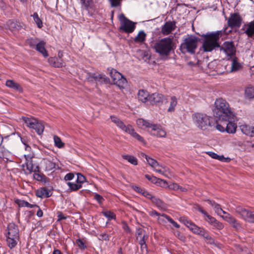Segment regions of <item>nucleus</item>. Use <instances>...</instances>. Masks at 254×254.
<instances>
[{
	"instance_id": "nucleus-1",
	"label": "nucleus",
	"mask_w": 254,
	"mask_h": 254,
	"mask_svg": "<svg viewBox=\"0 0 254 254\" xmlns=\"http://www.w3.org/2000/svg\"><path fill=\"white\" fill-rule=\"evenodd\" d=\"M227 28L225 27L221 30L208 32L205 34L197 33L200 37L203 38L202 45L199 49V52L202 51L203 52H211L216 48H219V50L223 51L227 57H229V58L231 59L235 56L236 48L233 41H225L222 45H220L219 42L220 37L231 32V30L227 32Z\"/></svg>"
},
{
	"instance_id": "nucleus-2",
	"label": "nucleus",
	"mask_w": 254,
	"mask_h": 254,
	"mask_svg": "<svg viewBox=\"0 0 254 254\" xmlns=\"http://www.w3.org/2000/svg\"><path fill=\"white\" fill-rule=\"evenodd\" d=\"M213 110L214 116L220 121L233 119L235 114L232 111L229 103L222 98L216 100Z\"/></svg>"
},
{
	"instance_id": "nucleus-3",
	"label": "nucleus",
	"mask_w": 254,
	"mask_h": 254,
	"mask_svg": "<svg viewBox=\"0 0 254 254\" xmlns=\"http://www.w3.org/2000/svg\"><path fill=\"white\" fill-rule=\"evenodd\" d=\"M176 47L173 38L170 37L161 39L155 43L153 46L155 52L161 57H168L172 52L174 51Z\"/></svg>"
},
{
	"instance_id": "nucleus-4",
	"label": "nucleus",
	"mask_w": 254,
	"mask_h": 254,
	"mask_svg": "<svg viewBox=\"0 0 254 254\" xmlns=\"http://www.w3.org/2000/svg\"><path fill=\"white\" fill-rule=\"evenodd\" d=\"M200 38L193 35H188L183 42L181 44L179 50L183 54L187 53L191 55H194L195 51L198 47V43H202L203 38Z\"/></svg>"
},
{
	"instance_id": "nucleus-5",
	"label": "nucleus",
	"mask_w": 254,
	"mask_h": 254,
	"mask_svg": "<svg viewBox=\"0 0 254 254\" xmlns=\"http://www.w3.org/2000/svg\"><path fill=\"white\" fill-rule=\"evenodd\" d=\"M192 118L196 126L203 130L212 129L217 123L214 118L205 114L196 113L192 115Z\"/></svg>"
},
{
	"instance_id": "nucleus-6",
	"label": "nucleus",
	"mask_w": 254,
	"mask_h": 254,
	"mask_svg": "<svg viewBox=\"0 0 254 254\" xmlns=\"http://www.w3.org/2000/svg\"><path fill=\"white\" fill-rule=\"evenodd\" d=\"M5 233L7 246L10 249L14 248L17 244L19 239V229L18 226L14 223H10L8 224Z\"/></svg>"
},
{
	"instance_id": "nucleus-7",
	"label": "nucleus",
	"mask_w": 254,
	"mask_h": 254,
	"mask_svg": "<svg viewBox=\"0 0 254 254\" xmlns=\"http://www.w3.org/2000/svg\"><path fill=\"white\" fill-rule=\"evenodd\" d=\"M136 123L138 126L140 128L151 129L150 131L152 135L156 136L157 137H164L166 133L161 128V126L157 124H151L147 121L142 119H139L136 121Z\"/></svg>"
},
{
	"instance_id": "nucleus-8",
	"label": "nucleus",
	"mask_w": 254,
	"mask_h": 254,
	"mask_svg": "<svg viewBox=\"0 0 254 254\" xmlns=\"http://www.w3.org/2000/svg\"><path fill=\"white\" fill-rule=\"evenodd\" d=\"M22 119L27 125V127L35 129L39 135H41L43 133L44 126L42 123L39 122L38 120L34 118H29L27 117H22Z\"/></svg>"
},
{
	"instance_id": "nucleus-9",
	"label": "nucleus",
	"mask_w": 254,
	"mask_h": 254,
	"mask_svg": "<svg viewBox=\"0 0 254 254\" xmlns=\"http://www.w3.org/2000/svg\"><path fill=\"white\" fill-rule=\"evenodd\" d=\"M119 20L121 23L120 30L126 33H130L133 32L136 23L133 22L127 18L123 13L119 15Z\"/></svg>"
},
{
	"instance_id": "nucleus-10",
	"label": "nucleus",
	"mask_w": 254,
	"mask_h": 254,
	"mask_svg": "<svg viewBox=\"0 0 254 254\" xmlns=\"http://www.w3.org/2000/svg\"><path fill=\"white\" fill-rule=\"evenodd\" d=\"M108 70L110 71V75L112 78L114 83L120 88H124L127 85L126 78L116 69L112 68Z\"/></svg>"
},
{
	"instance_id": "nucleus-11",
	"label": "nucleus",
	"mask_w": 254,
	"mask_h": 254,
	"mask_svg": "<svg viewBox=\"0 0 254 254\" xmlns=\"http://www.w3.org/2000/svg\"><path fill=\"white\" fill-rule=\"evenodd\" d=\"M236 212L240 215L245 221L254 223V214L249 209L238 206L236 208Z\"/></svg>"
},
{
	"instance_id": "nucleus-12",
	"label": "nucleus",
	"mask_w": 254,
	"mask_h": 254,
	"mask_svg": "<svg viewBox=\"0 0 254 254\" xmlns=\"http://www.w3.org/2000/svg\"><path fill=\"white\" fill-rule=\"evenodd\" d=\"M242 20L239 13H231L228 20V25L231 28H239L241 25Z\"/></svg>"
},
{
	"instance_id": "nucleus-13",
	"label": "nucleus",
	"mask_w": 254,
	"mask_h": 254,
	"mask_svg": "<svg viewBox=\"0 0 254 254\" xmlns=\"http://www.w3.org/2000/svg\"><path fill=\"white\" fill-rule=\"evenodd\" d=\"M165 100V98L164 95L158 93H154L150 95L148 98V101L152 105L156 106H161Z\"/></svg>"
},
{
	"instance_id": "nucleus-14",
	"label": "nucleus",
	"mask_w": 254,
	"mask_h": 254,
	"mask_svg": "<svg viewBox=\"0 0 254 254\" xmlns=\"http://www.w3.org/2000/svg\"><path fill=\"white\" fill-rule=\"evenodd\" d=\"M89 81H92L93 80L101 84H108L110 83V79L105 75L103 74H97L96 73H89L88 78Z\"/></svg>"
},
{
	"instance_id": "nucleus-15",
	"label": "nucleus",
	"mask_w": 254,
	"mask_h": 254,
	"mask_svg": "<svg viewBox=\"0 0 254 254\" xmlns=\"http://www.w3.org/2000/svg\"><path fill=\"white\" fill-rule=\"evenodd\" d=\"M237 121L236 115H234L233 119L223 120L222 121L225 122V131L228 133H234L236 132L237 125L234 122Z\"/></svg>"
},
{
	"instance_id": "nucleus-16",
	"label": "nucleus",
	"mask_w": 254,
	"mask_h": 254,
	"mask_svg": "<svg viewBox=\"0 0 254 254\" xmlns=\"http://www.w3.org/2000/svg\"><path fill=\"white\" fill-rule=\"evenodd\" d=\"M90 16H93L96 11V6L93 0H84L81 3Z\"/></svg>"
},
{
	"instance_id": "nucleus-17",
	"label": "nucleus",
	"mask_w": 254,
	"mask_h": 254,
	"mask_svg": "<svg viewBox=\"0 0 254 254\" xmlns=\"http://www.w3.org/2000/svg\"><path fill=\"white\" fill-rule=\"evenodd\" d=\"M204 219L206 221L209 223L214 228L221 230L223 228L224 226L221 222L217 221L214 217L209 215L206 213V215H204Z\"/></svg>"
},
{
	"instance_id": "nucleus-18",
	"label": "nucleus",
	"mask_w": 254,
	"mask_h": 254,
	"mask_svg": "<svg viewBox=\"0 0 254 254\" xmlns=\"http://www.w3.org/2000/svg\"><path fill=\"white\" fill-rule=\"evenodd\" d=\"M248 37L254 39V20L245 24L242 29Z\"/></svg>"
},
{
	"instance_id": "nucleus-19",
	"label": "nucleus",
	"mask_w": 254,
	"mask_h": 254,
	"mask_svg": "<svg viewBox=\"0 0 254 254\" xmlns=\"http://www.w3.org/2000/svg\"><path fill=\"white\" fill-rule=\"evenodd\" d=\"M224 218L236 230L239 231L242 229V225L238 222V221L235 218L231 215L230 214H227V215H225L224 217Z\"/></svg>"
},
{
	"instance_id": "nucleus-20",
	"label": "nucleus",
	"mask_w": 254,
	"mask_h": 254,
	"mask_svg": "<svg viewBox=\"0 0 254 254\" xmlns=\"http://www.w3.org/2000/svg\"><path fill=\"white\" fill-rule=\"evenodd\" d=\"M176 28V22L173 21H167L165 22L164 25L162 27L161 32L164 35H168L174 30Z\"/></svg>"
},
{
	"instance_id": "nucleus-21",
	"label": "nucleus",
	"mask_w": 254,
	"mask_h": 254,
	"mask_svg": "<svg viewBox=\"0 0 254 254\" xmlns=\"http://www.w3.org/2000/svg\"><path fill=\"white\" fill-rule=\"evenodd\" d=\"M6 26L10 31H12L16 30L18 31L22 28V26L19 22L14 21L13 19L9 20L6 22Z\"/></svg>"
},
{
	"instance_id": "nucleus-22",
	"label": "nucleus",
	"mask_w": 254,
	"mask_h": 254,
	"mask_svg": "<svg viewBox=\"0 0 254 254\" xmlns=\"http://www.w3.org/2000/svg\"><path fill=\"white\" fill-rule=\"evenodd\" d=\"M36 195L40 198H48L52 195V193H50V191L47 188L43 187L36 190Z\"/></svg>"
},
{
	"instance_id": "nucleus-23",
	"label": "nucleus",
	"mask_w": 254,
	"mask_h": 254,
	"mask_svg": "<svg viewBox=\"0 0 254 254\" xmlns=\"http://www.w3.org/2000/svg\"><path fill=\"white\" fill-rule=\"evenodd\" d=\"M50 64L55 67H62L64 65L62 59H58L57 57H50L48 59Z\"/></svg>"
},
{
	"instance_id": "nucleus-24",
	"label": "nucleus",
	"mask_w": 254,
	"mask_h": 254,
	"mask_svg": "<svg viewBox=\"0 0 254 254\" xmlns=\"http://www.w3.org/2000/svg\"><path fill=\"white\" fill-rule=\"evenodd\" d=\"M228 60H231V72L237 71L242 68V65L241 63L238 62V58L235 56L231 58V59L228 58Z\"/></svg>"
},
{
	"instance_id": "nucleus-25",
	"label": "nucleus",
	"mask_w": 254,
	"mask_h": 254,
	"mask_svg": "<svg viewBox=\"0 0 254 254\" xmlns=\"http://www.w3.org/2000/svg\"><path fill=\"white\" fill-rule=\"evenodd\" d=\"M112 122L115 123L119 127L125 132L128 128V125L126 126L125 124L118 117L112 115L110 116Z\"/></svg>"
},
{
	"instance_id": "nucleus-26",
	"label": "nucleus",
	"mask_w": 254,
	"mask_h": 254,
	"mask_svg": "<svg viewBox=\"0 0 254 254\" xmlns=\"http://www.w3.org/2000/svg\"><path fill=\"white\" fill-rule=\"evenodd\" d=\"M126 132L130 134L133 137L136 139L139 142L144 144L145 143L143 138L135 132L134 129L131 125H128V128Z\"/></svg>"
},
{
	"instance_id": "nucleus-27",
	"label": "nucleus",
	"mask_w": 254,
	"mask_h": 254,
	"mask_svg": "<svg viewBox=\"0 0 254 254\" xmlns=\"http://www.w3.org/2000/svg\"><path fill=\"white\" fill-rule=\"evenodd\" d=\"M5 85L6 86L14 89L20 93L23 92L22 87L18 83L15 82L13 80H7L6 81Z\"/></svg>"
},
{
	"instance_id": "nucleus-28",
	"label": "nucleus",
	"mask_w": 254,
	"mask_h": 254,
	"mask_svg": "<svg viewBox=\"0 0 254 254\" xmlns=\"http://www.w3.org/2000/svg\"><path fill=\"white\" fill-rule=\"evenodd\" d=\"M45 43L43 41H41L38 43L35 49L40 53L44 57L48 56V52L45 48Z\"/></svg>"
},
{
	"instance_id": "nucleus-29",
	"label": "nucleus",
	"mask_w": 254,
	"mask_h": 254,
	"mask_svg": "<svg viewBox=\"0 0 254 254\" xmlns=\"http://www.w3.org/2000/svg\"><path fill=\"white\" fill-rule=\"evenodd\" d=\"M137 95L138 100L143 103H145L148 101V98L150 96L148 92L144 90H139Z\"/></svg>"
},
{
	"instance_id": "nucleus-30",
	"label": "nucleus",
	"mask_w": 254,
	"mask_h": 254,
	"mask_svg": "<svg viewBox=\"0 0 254 254\" xmlns=\"http://www.w3.org/2000/svg\"><path fill=\"white\" fill-rule=\"evenodd\" d=\"M151 201L159 208L164 209L166 207V204L165 203H164L160 198L156 197L154 196L152 198Z\"/></svg>"
},
{
	"instance_id": "nucleus-31",
	"label": "nucleus",
	"mask_w": 254,
	"mask_h": 254,
	"mask_svg": "<svg viewBox=\"0 0 254 254\" xmlns=\"http://www.w3.org/2000/svg\"><path fill=\"white\" fill-rule=\"evenodd\" d=\"M16 203L19 207H27L29 208L39 207V206L37 204H31L24 200H17Z\"/></svg>"
},
{
	"instance_id": "nucleus-32",
	"label": "nucleus",
	"mask_w": 254,
	"mask_h": 254,
	"mask_svg": "<svg viewBox=\"0 0 254 254\" xmlns=\"http://www.w3.org/2000/svg\"><path fill=\"white\" fill-rule=\"evenodd\" d=\"M240 128L242 132L244 134L252 136V127H251L249 125H244L241 126Z\"/></svg>"
},
{
	"instance_id": "nucleus-33",
	"label": "nucleus",
	"mask_w": 254,
	"mask_h": 254,
	"mask_svg": "<svg viewBox=\"0 0 254 254\" xmlns=\"http://www.w3.org/2000/svg\"><path fill=\"white\" fill-rule=\"evenodd\" d=\"M146 34L143 31H140L137 35L134 38V41L136 43L143 42L145 40Z\"/></svg>"
},
{
	"instance_id": "nucleus-34",
	"label": "nucleus",
	"mask_w": 254,
	"mask_h": 254,
	"mask_svg": "<svg viewBox=\"0 0 254 254\" xmlns=\"http://www.w3.org/2000/svg\"><path fill=\"white\" fill-rule=\"evenodd\" d=\"M171 102L170 107L168 109V112H173L175 111V107L177 104V99L175 96H172L171 98Z\"/></svg>"
},
{
	"instance_id": "nucleus-35",
	"label": "nucleus",
	"mask_w": 254,
	"mask_h": 254,
	"mask_svg": "<svg viewBox=\"0 0 254 254\" xmlns=\"http://www.w3.org/2000/svg\"><path fill=\"white\" fill-rule=\"evenodd\" d=\"M123 158L124 159L127 160L129 163L134 165H137V159L133 156L125 155L123 156Z\"/></svg>"
},
{
	"instance_id": "nucleus-36",
	"label": "nucleus",
	"mask_w": 254,
	"mask_h": 254,
	"mask_svg": "<svg viewBox=\"0 0 254 254\" xmlns=\"http://www.w3.org/2000/svg\"><path fill=\"white\" fill-rule=\"evenodd\" d=\"M67 184L71 191H76L82 188V185L78 183L75 184L71 182H68Z\"/></svg>"
},
{
	"instance_id": "nucleus-37",
	"label": "nucleus",
	"mask_w": 254,
	"mask_h": 254,
	"mask_svg": "<svg viewBox=\"0 0 254 254\" xmlns=\"http://www.w3.org/2000/svg\"><path fill=\"white\" fill-rule=\"evenodd\" d=\"M54 140L55 145L59 148H62L64 146V143L62 142L61 138L57 135H54Z\"/></svg>"
},
{
	"instance_id": "nucleus-38",
	"label": "nucleus",
	"mask_w": 254,
	"mask_h": 254,
	"mask_svg": "<svg viewBox=\"0 0 254 254\" xmlns=\"http://www.w3.org/2000/svg\"><path fill=\"white\" fill-rule=\"evenodd\" d=\"M102 213L104 216L108 219V220H111L112 219L115 220L116 218V214L111 211H103Z\"/></svg>"
},
{
	"instance_id": "nucleus-39",
	"label": "nucleus",
	"mask_w": 254,
	"mask_h": 254,
	"mask_svg": "<svg viewBox=\"0 0 254 254\" xmlns=\"http://www.w3.org/2000/svg\"><path fill=\"white\" fill-rule=\"evenodd\" d=\"M246 96L249 98H254V87H248L245 90Z\"/></svg>"
},
{
	"instance_id": "nucleus-40",
	"label": "nucleus",
	"mask_w": 254,
	"mask_h": 254,
	"mask_svg": "<svg viewBox=\"0 0 254 254\" xmlns=\"http://www.w3.org/2000/svg\"><path fill=\"white\" fill-rule=\"evenodd\" d=\"M38 40L36 39L30 38L26 40V43L30 46L31 48H35L37 45Z\"/></svg>"
},
{
	"instance_id": "nucleus-41",
	"label": "nucleus",
	"mask_w": 254,
	"mask_h": 254,
	"mask_svg": "<svg viewBox=\"0 0 254 254\" xmlns=\"http://www.w3.org/2000/svg\"><path fill=\"white\" fill-rule=\"evenodd\" d=\"M33 18H34L35 22L37 24L38 27H39L40 28H41L43 26V23H42V21L41 20V19L39 18L37 13H36V12L34 13Z\"/></svg>"
},
{
	"instance_id": "nucleus-42",
	"label": "nucleus",
	"mask_w": 254,
	"mask_h": 254,
	"mask_svg": "<svg viewBox=\"0 0 254 254\" xmlns=\"http://www.w3.org/2000/svg\"><path fill=\"white\" fill-rule=\"evenodd\" d=\"M146 161L148 164L153 168H155L156 167L160 166L159 164L156 160L149 157L147 158Z\"/></svg>"
},
{
	"instance_id": "nucleus-43",
	"label": "nucleus",
	"mask_w": 254,
	"mask_h": 254,
	"mask_svg": "<svg viewBox=\"0 0 254 254\" xmlns=\"http://www.w3.org/2000/svg\"><path fill=\"white\" fill-rule=\"evenodd\" d=\"M161 216L164 217L175 227L177 228H180V225L168 215L163 213L161 215Z\"/></svg>"
},
{
	"instance_id": "nucleus-44",
	"label": "nucleus",
	"mask_w": 254,
	"mask_h": 254,
	"mask_svg": "<svg viewBox=\"0 0 254 254\" xmlns=\"http://www.w3.org/2000/svg\"><path fill=\"white\" fill-rule=\"evenodd\" d=\"M207 154L212 158L218 159L220 161H223L224 160L226 159V158L223 155H218L216 153L213 152H207Z\"/></svg>"
},
{
	"instance_id": "nucleus-45",
	"label": "nucleus",
	"mask_w": 254,
	"mask_h": 254,
	"mask_svg": "<svg viewBox=\"0 0 254 254\" xmlns=\"http://www.w3.org/2000/svg\"><path fill=\"white\" fill-rule=\"evenodd\" d=\"M33 177L34 179L38 181H45L47 177L43 174H39L37 173H35L33 174Z\"/></svg>"
},
{
	"instance_id": "nucleus-46",
	"label": "nucleus",
	"mask_w": 254,
	"mask_h": 254,
	"mask_svg": "<svg viewBox=\"0 0 254 254\" xmlns=\"http://www.w3.org/2000/svg\"><path fill=\"white\" fill-rule=\"evenodd\" d=\"M144 234H146V232L144 230L141 228H136L135 235L137 240L140 239V237H142Z\"/></svg>"
},
{
	"instance_id": "nucleus-47",
	"label": "nucleus",
	"mask_w": 254,
	"mask_h": 254,
	"mask_svg": "<svg viewBox=\"0 0 254 254\" xmlns=\"http://www.w3.org/2000/svg\"><path fill=\"white\" fill-rule=\"evenodd\" d=\"M122 228L124 230V232L127 234H131V230L128 226L127 222L125 221H123L122 222Z\"/></svg>"
},
{
	"instance_id": "nucleus-48",
	"label": "nucleus",
	"mask_w": 254,
	"mask_h": 254,
	"mask_svg": "<svg viewBox=\"0 0 254 254\" xmlns=\"http://www.w3.org/2000/svg\"><path fill=\"white\" fill-rule=\"evenodd\" d=\"M201 228L198 227L194 223H192L191 226H189V229L191 230L194 234H198L199 233V231L201 229Z\"/></svg>"
},
{
	"instance_id": "nucleus-49",
	"label": "nucleus",
	"mask_w": 254,
	"mask_h": 254,
	"mask_svg": "<svg viewBox=\"0 0 254 254\" xmlns=\"http://www.w3.org/2000/svg\"><path fill=\"white\" fill-rule=\"evenodd\" d=\"M76 243L79 248L81 250H85L87 248V246L85 244L83 240L80 239H77Z\"/></svg>"
},
{
	"instance_id": "nucleus-50",
	"label": "nucleus",
	"mask_w": 254,
	"mask_h": 254,
	"mask_svg": "<svg viewBox=\"0 0 254 254\" xmlns=\"http://www.w3.org/2000/svg\"><path fill=\"white\" fill-rule=\"evenodd\" d=\"M180 221L184 224L187 227L189 228V226H191L193 223L192 221L190 220H188L185 217H181L180 218Z\"/></svg>"
},
{
	"instance_id": "nucleus-51",
	"label": "nucleus",
	"mask_w": 254,
	"mask_h": 254,
	"mask_svg": "<svg viewBox=\"0 0 254 254\" xmlns=\"http://www.w3.org/2000/svg\"><path fill=\"white\" fill-rule=\"evenodd\" d=\"M76 183L81 184L86 181L85 177L81 173H77Z\"/></svg>"
},
{
	"instance_id": "nucleus-52",
	"label": "nucleus",
	"mask_w": 254,
	"mask_h": 254,
	"mask_svg": "<svg viewBox=\"0 0 254 254\" xmlns=\"http://www.w3.org/2000/svg\"><path fill=\"white\" fill-rule=\"evenodd\" d=\"M157 185L160 186L161 187L165 188L168 187V184L167 182L161 179L158 178V180L157 181V182L156 183Z\"/></svg>"
},
{
	"instance_id": "nucleus-53",
	"label": "nucleus",
	"mask_w": 254,
	"mask_h": 254,
	"mask_svg": "<svg viewBox=\"0 0 254 254\" xmlns=\"http://www.w3.org/2000/svg\"><path fill=\"white\" fill-rule=\"evenodd\" d=\"M148 236L147 235L144 234L142 237H140V239L138 240L139 241V244L141 245H144L146 244V241L148 239Z\"/></svg>"
},
{
	"instance_id": "nucleus-54",
	"label": "nucleus",
	"mask_w": 254,
	"mask_h": 254,
	"mask_svg": "<svg viewBox=\"0 0 254 254\" xmlns=\"http://www.w3.org/2000/svg\"><path fill=\"white\" fill-rule=\"evenodd\" d=\"M145 177L148 180H149V181L151 182L154 184H156V183H157V181L158 180V178H157V177L153 176H150L147 174L145 175Z\"/></svg>"
},
{
	"instance_id": "nucleus-55",
	"label": "nucleus",
	"mask_w": 254,
	"mask_h": 254,
	"mask_svg": "<svg viewBox=\"0 0 254 254\" xmlns=\"http://www.w3.org/2000/svg\"><path fill=\"white\" fill-rule=\"evenodd\" d=\"M98 239L100 241H109V236L107 233H103L99 235Z\"/></svg>"
},
{
	"instance_id": "nucleus-56",
	"label": "nucleus",
	"mask_w": 254,
	"mask_h": 254,
	"mask_svg": "<svg viewBox=\"0 0 254 254\" xmlns=\"http://www.w3.org/2000/svg\"><path fill=\"white\" fill-rule=\"evenodd\" d=\"M94 198L100 204H102L103 201L105 200L103 196L98 193L95 194Z\"/></svg>"
},
{
	"instance_id": "nucleus-57",
	"label": "nucleus",
	"mask_w": 254,
	"mask_h": 254,
	"mask_svg": "<svg viewBox=\"0 0 254 254\" xmlns=\"http://www.w3.org/2000/svg\"><path fill=\"white\" fill-rule=\"evenodd\" d=\"M225 123H224L223 125H221L217 124L216 126L215 125V127H212V129L215 128L216 129H217V130H218L219 131H220L221 132L226 131H225Z\"/></svg>"
},
{
	"instance_id": "nucleus-58",
	"label": "nucleus",
	"mask_w": 254,
	"mask_h": 254,
	"mask_svg": "<svg viewBox=\"0 0 254 254\" xmlns=\"http://www.w3.org/2000/svg\"><path fill=\"white\" fill-rule=\"evenodd\" d=\"M193 208L196 210H198L199 212H200L202 214H203V215H206L207 212H206L205 210H204L202 209V208L199 204H194V205L193 206Z\"/></svg>"
},
{
	"instance_id": "nucleus-59",
	"label": "nucleus",
	"mask_w": 254,
	"mask_h": 254,
	"mask_svg": "<svg viewBox=\"0 0 254 254\" xmlns=\"http://www.w3.org/2000/svg\"><path fill=\"white\" fill-rule=\"evenodd\" d=\"M56 164L55 163H54L51 161H48L47 163V166L46 168L47 169L49 170H51L53 169L56 168Z\"/></svg>"
},
{
	"instance_id": "nucleus-60",
	"label": "nucleus",
	"mask_w": 254,
	"mask_h": 254,
	"mask_svg": "<svg viewBox=\"0 0 254 254\" xmlns=\"http://www.w3.org/2000/svg\"><path fill=\"white\" fill-rule=\"evenodd\" d=\"M26 168L30 172H32L33 171V164L32 163V160L26 162Z\"/></svg>"
},
{
	"instance_id": "nucleus-61",
	"label": "nucleus",
	"mask_w": 254,
	"mask_h": 254,
	"mask_svg": "<svg viewBox=\"0 0 254 254\" xmlns=\"http://www.w3.org/2000/svg\"><path fill=\"white\" fill-rule=\"evenodd\" d=\"M213 207L215 209V212L218 215H221L222 209L221 208L220 205L216 203Z\"/></svg>"
},
{
	"instance_id": "nucleus-62",
	"label": "nucleus",
	"mask_w": 254,
	"mask_h": 254,
	"mask_svg": "<svg viewBox=\"0 0 254 254\" xmlns=\"http://www.w3.org/2000/svg\"><path fill=\"white\" fill-rule=\"evenodd\" d=\"M204 238L205 240L208 241V243L210 244H212L214 243V240L211 236H210L208 233L205 235Z\"/></svg>"
},
{
	"instance_id": "nucleus-63",
	"label": "nucleus",
	"mask_w": 254,
	"mask_h": 254,
	"mask_svg": "<svg viewBox=\"0 0 254 254\" xmlns=\"http://www.w3.org/2000/svg\"><path fill=\"white\" fill-rule=\"evenodd\" d=\"M112 7H117L120 4L121 0H109Z\"/></svg>"
},
{
	"instance_id": "nucleus-64",
	"label": "nucleus",
	"mask_w": 254,
	"mask_h": 254,
	"mask_svg": "<svg viewBox=\"0 0 254 254\" xmlns=\"http://www.w3.org/2000/svg\"><path fill=\"white\" fill-rule=\"evenodd\" d=\"M74 175L73 173H69L67 174L65 176L64 179L65 181H70V180H71L74 178Z\"/></svg>"
}]
</instances>
